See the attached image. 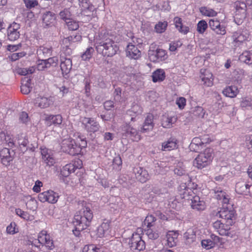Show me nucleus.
I'll use <instances>...</instances> for the list:
<instances>
[{"mask_svg": "<svg viewBox=\"0 0 252 252\" xmlns=\"http://www.w3.org/2000/svg\"><path fill=\"white\" fill-rule=\"evenodd\" d=\"M95 43L97 52L104 57H112L120 51L118 44L108 35H100Z\"/></svg>", "mask_w": 252, "mask_h": 252, "instance_id": "f257e3e1", "label": "nucleus"}, {"mask_svg": "<svg viewBox=\"0 0 252 252\" xmlns=\"http://www.w3.org/2000/svg\"><path fill=\"white\" fill-rule=\"evenodd\" d=\"M93 218L92 210L89 206H84L74 217L73 224L77 228L85 229L90 226Z\"/></svg>", "mask_w": 252, "mask_h": 252, "instance_id": "f03ea898", "label": "nucleus"}, {"mask_svg": "<svg viewBox=\"0 0 252 252\" xmlns=\"http://www.w3.org/2000/svg\"><path fill=\"white\" fill-rule=\"evenodd\" d=\"M213 158V150L206 148L200 153L193 161V165L199 169H202L209 165Z\"/></svg>", "mask_w": 252, "mask_h": 252, "instance_id": "7ed1b4c3", "label": "nucleus"}, {"mask_svg": "<svg viewBox=\"0 0 252 252\" xmlns=\"http://www.w3.org/2000/svg\"><path fill=\"white\" fill-rule=\"evenodd\" d=\"M62 148L64 152L72 156L78 155L81 152V148L74 140L63 141Z\"/></svg>", "mask_w": 252, "mask_h": 252, "instance_id": "20e7f679", "label": "nucleus"}, {"mask_svg": "<svg viewBox=\"0 0 252 252\" xmlns=\"http://www.w3.org/2000/svg\"><path fill=\"white\" fill-rule=\"evenodd\" d=\"M121 136L123 139L130 137L133 141H138L140 140V135L136 129L126 124L122 127Z\"/></svg>", "mask_w": 252, "mask_h": 252, "instance_id": "39448f33", "label": "nucleus"}, {"mask_svg": "<svg viewBox=\"0 0 252 252\" xmlns=\"http://www.w3.org/2000/svg\"><path fill=\"white\" fill-rule=\"evenodd\" d=\"M128 245L131 250L143 251L145 248V243L142 239L140 235L137 233L132 234L129 239Z\"/></svg>", "mask_w": 252, "mask_h": 252, "instance_id": "423d86ee", "label": "nucleus"}, {"mask_svg": "<svg viewBox=\"0 0 252 252\" xmlns=\"http://www.w3.org/2000/svg\"><path fill=\"white\" fill-rule=\"evenodd\" d=\"M216 216H219L228 224H233L235 220V215L234 210H228L227 208L223 207L216 213Z\"/></svg>", "mask_w": 252, "mask_h": 252, "instance_id": "0eeeda50", "label": "nucleus"}, {"mask_svg": "<svg viewBox=\"0 0 252 252\" xmlns=\"http://www.w3.org/2000/svg\"><path fill=\"white\" fill-rule=\"evenodd\" d=\"M58 197V194L51 190L40 193L38 195V198L41 202H48L52 204L57 201Z\"/></svg>", "mask_w": 252, "mask_h": 252, "instance_id": "6e6552de", "label": "nucleus"}, {"mask_svg": "<svg viewBox=\"0 0 252 252\" xmlns=\"http://www.w3.org/2000/svg\"><path fill=\"white\" fill-rule=\"evenodd\" d=\"M208 25L211 29L217 35H224L226 33L225 26L223 24H221L217 20H210Z\"/></svg>", "mask_w": 252, "mask_h": 252, "instance_id": "1a4fd4ad", "label": "nucleus"}, {"mask_svg": "<svg viewBox=\"0 0 252 252\" xmlns=\"http://www.w3.org/2000/svg\"><path fill=\"white\" fill-rule=\"evenodd\" d=\"M20 28V25L13 22L10 24L7 29V36L10 41H15L20 37V32L18 30Z\"/></svg>", "mask_w": 252, "mask_h": 252, "instance_id": "9d476101", "label": "nucleus"}, {"mask_svg": "<svg viewBox=\"0 0 252 252\" xmlns=\"http://www.w3.org/2000/svg\"><path fill=\"white\" fill-rule=\"evenodd\" d=\"M148 55L150 60L153 62H158L166 59V52L162 49H157L156 50H149Z\"/></svg>", "mask_w": 252, "mask_h": 252, "instance_id": "9b49d317", "label": "nucleus"}, {"mask_svg": "<svg viewBox=\"0 0 252 252\" xmlns=\"http://www.w3.org/2000/svg\"><path fill=\"white\" fill-rule=\"evenodd\" d=\"M15 153L13 150L11 151L7 148H4L0 151V157L2 163L7 166L12 161Z\"/></svg>", "mask_w": 252, "mask_h": 252, "instance_id": "f8f14e48", "label": "nucleus"}, {"mask_svg": "<svg viewBox=\"0 0 252 252\" xmlns=\"http://www.w3.org/2000/svg\"><path fill=\"white\" fill-rule=\"evenodd\" d=\"M240 5L236 4V11L234 16V20L237 24L239 25L246 17V5L244 2L240 3Z\"/></svg>", "mask_w": 252, "mask_h": 252, "instance_id": "ddd939ff", "label": "nucleus"}, {"mask_svg": "<svg viewBox=\"0 0 252 252\" xmlns=\"http://www.w3.org/2000/svg\"><path fill=\"white\" fill-rule=\"evenodd\" d=\"M38 239L42 246L44 245L49 250H52L54 248L53 241L50 239V236L47 234L46 231H42L38 236Z\"/></svg>", "mask_w": 252, "mask_h": 252, "instance_id": "4468645a", "label": "nucleus"}, {"mask_svg": "<svg viewBox=\"0 0 252 252\" xmlns=\"http://www.w3.org/2000/svg\"><path fill=\"white\" fill-rule=\"evenodd\" d=\"M56 16L55 14L50 11H46L42 14V20L43 27L47 28L54 23L55 21Z\"/></svg>", "mask_w": 252, "mask_h": 252, "instance_id": "2eb2a0df", "label": "nucleus"}, {"mask_svg": "<svg viewBox=\"0 0 252 252\" xmlns=\"http://www.w3.org/2000/svg\"><path fill=\"white\" fill-rule=\"evenodd\" d=\"M133 173L135 174V178L141 183H145L149 179V175L147 171L141 167L134 168Z\"/></svg>", "mask_w": 252, "mask_h": 252, "instance_id": "dca6fc26", "label": "nucleus"}, {"mask_svg": "<svg viewBox=\"0 0 252 252\" xmlns=\"http://www.w3.org/2000/svg\"><path fill=\"white\" fill-rule=\"evenodd\" d=\"M72 61L70 59L61 55L60 67L63 75H67L72 68Z\"/></svg>", "mask_w": 252, "mask_h": 252, "instance_id": "f3484780", "label": "nucleus"}, {"mask_svg": "<svg viewBox=\"0 0 252 252\" xmlns=\"http://www.w3.org/2000/svg\"><path fill=\"white\" fill-rule=\"evenodd\" d=\"M252 189V186L246 184L244 181L238 182L235 186L236 192L240 194L251 195L250 188Z\"/></svg>", "mask_w": 252, "mask_h": 252, "instance_id": "a211bd4d", "label": "nucleus"}, {"mask_svg": "<svg viewBox=\"0 0 252 252\" xmlns=\"http://www.w3.org/2000/svg\"><path fill=\"white\" fill-rule=\"evenodd\" d=\"M41 153L44 162L49 166L53 165L55 163V159L51 151L47 149H41Z\"/></svg>", "mask_w": 252, "mask_h": 252, "instance_id": "6ab92c4d", "label": "nucleus"}, {"mask_svg": "<svg viewBox=\"0 0 252 252\" xmlns=\"http://www.w3.org/2000/svg\"><path fill=\"white\" fill-rule=\"evenodd\" d=\"M154 116L152 114H148L145 120L141 131L146 132L153 129L154 126L153 123Z\"/></svg>", "mask_w": 252, "mask_h": 252, "instance_id": "aec40b11", "label": "nucleus"}, {"mask_svg": "<svg viewBox=\"0 0 252 252\" xmlns=\"http://www.w3.org/2000/svg\"><path fill=\"white\" fill-rule=\"evenodd\" d=\"M21 91L23 94H29L32 90L31 86V79L30 77L26 76L22 78Z\"/></svg>", "mask_w": 252, "mask_h": 252, "instance_id": "412c9836", "label": "nucleus"}, {"mask_svg": "<svg viewBox=\"0 0 252 252\" xmlns=\"http://www.w3.org/2000/svg\"><path fill=\"white\" fill-rule=\"evenodd\" d=\"M127 56L134 59H138L141 56V52L135 45L129 44L127 46Z\"/></svg>", "mask_w": 252, "mask_h": 252, "instance_id": "4be33fe9", "label": "nucleus"}, {"mask_svg": "<svg viewBox=\"0 0 252 252\" xmlns=\"http://www.w3.org/2000/svg\"><path fill=\"white\" fill-rule=\"evenodd\" d=\"M201 73L202 76L200 77L201 78L202 81L204 82V84L208 87L212 86L213 81V74L206 69H204L203 71L201 69Z\"/></svg>", "mask_w": 252, "mask_h": 252, "instance_id": "5701e85b", "label": "nucleus"}, {"mask_svg": "<svg viewBox=\"0 0 252 252\" xmlns=\"http://www.w3.org/2000/svg\"><path fill=\"white\" fill-rule=\"evenodd\" d=\"M110 224L108 221L107 222H103L98 227L97 230V234L99 237H105L109 235L110 233Z\"/></svg>", "mask_w": 252, "mask_h": 252, "instance_id": "b1692460", "label": "nucleus"}, {"mask_svg": "<svg viewBox=\"0 0 252 252\" xmlns=\"http://www.w3.org/2000/svg\"><path fill=\"white\" fill-rule=\"evenodd\" d=\"M177 147V140L175 138H170L167 141L162 143V150L164 151H171L176 149Z\"/></svg>", "mask_w": 252, "mask_h": 252, "instance_id": "393cba45", "label": "nucleus"}, {"mask_svg": "<svg viewBox=\"0 0 252 252\" xmlns=\"http://www.w3.org/2000/svg\"><path fill=\"white\" fill-rule=\"evenodd\" d=\"M191 206L192 209L197 211L203 210L205 209V203L200 200L199 196H194L191 199Z\"/></svg>", "mask_w": 252, "mask_h": 252, "instance_id": "a878e982", "label": "nucleus"}, {"mask_svg": "<svg viewBox=\"0 0 252 252\" xmlns=\"http://www.w3.org/2000/svg\"><path fill=\"white\" fill-rule=\"evenodd\" d=\"M52 48L40 46L37 50V55L39 59H46L51 55Z\"/></svg>", "mask_w": 252, "mask_h": 252, "instance_id": "bb28decb", "label": "nucleus"}, {"mask_svg": "<svg viewBox=\"0 0 252 252\" xmlns=\"http://www.w3.org/2000/svg\"><path fill=\"white\" fill-rule=\"evenodd\" d=\"M17 143L20 147V149L21 152L24 153L28 150L27 146L29 144L28 139L26 136L21 134L18 135L17 137Z\"/></svg>", "mask_w": 252, "mask_h": 252, "instance_id": "cd10ccee", "label": "nucleus"}, {"mask_svg": "<svg viewBox=\"0 0 252 252\" xmlns=\"http://www.w3.org/2000/svg\"><path fill=\"white\" fill-rule=\"evenodd\" d=\"M174 22L176 28L178 31L184 34H187L189 31V28L187 26H183L182 24V20L181 18L176 17L174 19Z\"/></svg>", "mask_w": 252, "mask_h": 252, "instance_id": "c85d7f7f", "label": "nucleus"}, {"mask_svg": "<svg viewBox=\"0 0 252 252\" xmlns=\"http://www.w3.org/2000/svg\"><path fill=\"white\" fill-rule=\"evenodd\" d=\"M184 237L186 239V244L189 245L196 239L195 231L193 229L189 228L185 233Z\"/></svg>", "mask_w": 252, "mask_h": 252, "instance_id": "c756f323", "label": "nucleus"}, {"mask_svg": "<svg viewBox=\"0 0 252 252\" xmlns=\"http://www.w3.org/2000/svg\"><path fill=\"white\" fill-rule=\"evenodd\" d=\"M152 77L154 82H161L165 79V72L163 69H158L153 73Z\"/></svg>", "mask_w": 252, "mask_h": 252, "instance_id": "7c9ffc66", "label": "nucleus"}, {"mask_svg": "<svg viewBox=\"0 0 252 252\" xmlns=\"http://www.w3.org/2000/svg\"><path fill=\"white\" fill-rule=\"evenodd\" d=\"M239 60L248 64H252V51H246L239 57Z\"/></svg>", "mask_w": 252, "mask_h": 252, "instance_id": "2f4dec72", "label": "nucleus"}, {"mask_svg": "<svg viewBox=\"0 0 252 252\" xmlns=\"http://www.w3.org/2000/svg\"><path fill=\"white\" fill-rule=\"evenodd\" d=\"M181 189L184 190L182 193H181V197L183 199L189 200V196H192L194 194V193L192 189L188 188L185 184H182L180 186Z\"/></svg>", "mask_w": 252, "mask_h": 252, "instance_id": "473e14b6", "label": "nucleus"}, {"mask_svg": "<svg viewBox=\"0 0 252 252\" xmlns=\"http://www.w3.org/2000/svg\"><path fill=\"white\" fill-rule=\"evenodd\" d=\"M144 231L146 234L150 239L156 240L159 236V232L158 230L155 228L150 227L148 228L147 229L145 228Z\"/></svg>", "mask_w": 252, "mask_h": 252, "instance_id": "72a5a7b5", "label": "nucleus"}, {"mask_svg": "<svg viewBox=\"0 0 252 252\" xmlns=\"http://www.w3.org/2000/svg\"><path fill=\"white\" fill-rule=\"evenodd\" d=\"M46 120L55 125H59L62 123L63 118L61 115H49L46 117Z\"/></svg>", "mask_w": 252, "mask_h": 252, "instance_id": "f704fd0d", "label": "nucleus"}, {"mask_svg": "<svg viewBox=\"0 0 252 252\" xmlns=\"http://www.w3.org/2000/svg\"><path fill=\"white\" fill-rule=\"evenodd\" d=\"M222 93L226 96L234 97L237 94V89L235 86H228L222 91Z\"/></svg>", "mask_w": 252, "mask_h": 252, "instance_id": "c9c22d12", "label": "nucleus"}, {"mask_svg": "<svg viewBox=\"0 0 252 252\" xmlns=\"http://www.w3.org/2000/svg\"><path fill=\"white\" fill-rule=\"evenodd\" d=\"M49 101L46 97L37 98L34 102L36 107L45 108L49 106Z\"/></svg>", "mask_w": 252, "mask_h": 252, "instance_id": "e433bc0d", "label": "nucleus"}, {"mask_svg": "<svg viewBox=\"0 0 252 252\" xmlns=\"http://www.w3.org/2000/svg\"><path fill=\"white\" fill-rule=\"evenodd\" d=\"M59 15L62 19L64 20L65 23L72 18V14L70 11V8H65L63 10L61 11Z\"/></svg>", "mask_w": 252, "mask_h": 252, "instance_id": "4c0bfd02", "label": "nucleus"}, {"mask_svg": "<svg viewBox=\"0 0 252 252\" xmlns=\"http://www.w3.org/2000/svg\"><path fill=\"white\" fill-rule=\"evenodd\" d=\"M232 38L234 42L241 43L246 40L247 36L241 32H237L233 33Z\"/></svg>", "mask_w": 252, "mask_h": 252, "instance_id": "58836bf2", "label": "nucleus"}, {"mask_svg": "<svg viewBox=\"0 0 252 252\" xmlns=\"http://www.w3.org/2000/svg\"><path fill=\"white\" fill-rule=\"evenodd\" d=\"M81 39V36L79 34L72 35L68 37L65 38L63 40V43L64 44H70L72 42H76L80 41Z\"/></svg>", "mask_w": 252, "mask_h": 252, "instance_id": "ea45409f", "label": "nucleus"}, {"mask_svg": "<svg viewBox=\"0 0 252 252\" xmlns=\"http://www.w3.org/2000/svg\"><path fill=\"white\" fill-rule=\"evenodd\" d=\"M157 220V219L153 215L147 216L144 222L143 225L147 226V228H150L154 226L155 221Z\"/></svg>", "mask_w": 252, "mask_h": 252, "instance_id": "a19ab883", "label": "nucleus"}, {"mask_svg": "<svg viewBox=\"0 0 252 252\" xmlns=\"http://www.w3.org/2000/svg\"><path fill=\"white\" fill-rule=\"evenodd\" d=\"M87 131L91 132H95L99 129V126L98 123L93 120L92 123L85 128Z\"/></svg>", "mask_w": 252, "mask_h": 252, "instance_id": "79ce46f5", "label": "nucleus"}, {"mask_svg": "<svg viewBox=\"0 0 252 252\" xmlns=\"http://www.w3.org/2000/svg\"><path fill=\"white\" fill-rule=\"evenodd\" d=\"M200 11L202 15L209 17L214 16L217 15L216 11L207 7H201L200 8Z\"/></svg>", "mask_w": 252, "mask_h": 252, "instance_id": "37998d69", "label": "nucleus"}, {"mask_svg": "<svg viewBox=\"0 0 252 252\" xmlns=\"http://www.w3.org/2000/svg\"><path fill=\"white\" fill-rule=\"evenodd\" d=\"M208 28V24L204 20L200 21L197 25V31L201 34L203 33Z\"/></svg>", "mask_w": 252, "mask_h": 252, "instance_id": "c03bdc74", "label": "nucleus"}, {"mask_svg": "<svg viewBox=\"0 0 252 252\" xmlns=\"http://www.w3.org/2000/svg\"><path fill=\"white\" fill-rule=\"evenodd\" d=\"M80 6L83 8H87L91 11L94 10V6L90 3L89 0H78Z\"/></svg>", "mask_w": 252, "mask_h": 252, "instance_id": "a18cd8bd", "label": "nucleus"}, {"mask_svg": "<svg viewBox=\"0 0 252 252\" xmlns=\"http://www.w3.org/2000/svg\"><path fill=\"white\" fill-rule=\"evenodd\" d=\"M167 26V22L164 21L163 22H159L155 26V30L158 33L163 32Z\"/></svg>", "mask_w": 252, "mask_h": 252, "instance_id": "49530a36", "label": "nucleus"}, {"mask_svg": "<svg viewBox=\"0 0 252 252\" xmlns=\"http://www.w3.org/2000/svg\"><path fill=\"white\" fill-rule=\"evenodd\" d=\"M193 114L194 116L198 118H203L205 114V111L202 107L197 106L193 110Z\"/></svg>", "mask_w": 252, "mask_h": 252, "instance_id": "de8ad7c7", "label": "nucleus"}, {"mask_svg": "<svg viewBox=\"0 0 252 252\" xmlns=\"http://www.w3.org/2000/svg\"><path fill=\"white\" fill-rule=\"evenodd\" d=\"M82 252H102L100 249L96 248L94 245H86L83 249Z\"/></svg>", "mask_w": 252, "mask_h": 252, "instance_id": "09e8293b", "label": "nucleus"}, {"mask_svg": "<svg viewBox=\"0 0 252 252\" xmlns=\"http://www.w3.org/2000/svg\"><path fill=\"white\" fill-rule=\"evenodd\" d=\"M66 24L69 30L75 31L79 28L78 23L72 19L66 22Z\"/></svg>", "mask_w": 252, "mask_h": 252, "instance_id": "8fccbe9b", "label": "nucleus"}, {"mask_svg": "<svg viewBox=\"0 0 252 252\" xmlns=\"http://www.w3.org/2000/svg\"><path fill=\"white\" fill-rule=\"evenodd\" d=\"M201 245L202 247L206 250H209L215 246L214 242L210 239L203 240L201 241Z\"/></svg>", "mask_w": 252, "mask_h": 252, "instance_id": "3c124183", "label": "nucleus"}, {"mask_svg": "<svg viewBox=\"0 0 252 252\" xmlns=\"http://www.w3.org/2000/svg\"><path fill=\"white\" fill-rule=\"evenodd\" d=\"M23 1L28 9H32L38 5L37 0H23Z\"/></svg>", "mask_w": 252, "mask_h": 252, "instance_id": "603ef678", "label": "nucleus"}, {"mask_svg": "<svg viewBox=\"0 0 252 252\" xmlns=\"http://www.w3.org/2000/svg\"><path fill=\"white\" fill-rule=\"evenodd\" d=\"M202 146V141H201L200 137H194L190 144L189 148H193V147H197L198 149L199 146Z\"/></svg>", "mask_w": 252, "mask_h": 252, "instance_id": "864d4df0", "label": "nucleus"}, {"mask_svg": "<svg viewBox=\"0 0 252 252\" xmlns=\"http://www.w3.org/2000/svg\"><path fill=\"white\" fill-rule=\"evenodd\" d=\"M94 49L92 47H89L87 49L86 51L82 55V58L83 60L86 61L91 58L92 54L94 52Z\"/></svg>", "mask_w": 252, "mask_h": 252, "instance_id": "5fc2aeb1", "label": "nucleus"}, {"mask_svg": "<svg viewBox=\"0 0 252 252\" xmlns=\"http://www.w3.org/2000/svg\"><path fill=\"white\" fill-rule=\"evenodd\" d=\"M220 235H225L228 237L233 238L234 239H236L237 238V236L236 235L235 233L233 231H230V229L227 232L226 230H220Z\"/></svg>", "mask_w": 252, "mask_h": 252, "instance_id": "6e6d98bb", "label": "nucleus"}, {"mask_svg": "<svg viewBox=\"0 0 252 252\" xmlns=\"http://www.w3.org/2000/svg\"><path fill=\"white\" fill-rule=\"evenodd\" d=\"M241 106L242 107H252V99L243 98L241 102Z\"/></svg>", "mask_w": 252, "mask_h": 252, "instance_id": "4d7b16f0", "label": "nucleus"}, {"mask_svg": "<svg viewBox=\"0 0 252 252\" xmlns=\"http://www.w3.org/2000/svg\"><path fill=\"white\" fill-rule=\"evenodd\" d=\"M16 224L14 222H12L7 226L6 231L8 233L13 234L17 232L16 230Z\"/></svg>", "mask_w": 252, "mask_h": 252, "instance_id": "13d9d810", "label": "nucleus"}, {"mask_svg": "<svg viewBox=\"0 0 252 252\" xmlns=\"http://www.w3.org/2000/svg\"><path fill=\"white\" fill-rule=\"evenodd\" d=\"M182 45V43L180 41L174 42L170 44L169 50L173 52L176 50L177 48L180 47Z\"/></svg>", "mask_w": 252, "mask_h": 252, "instance_id": "bf43d9fd", "label": "nucleus"}, {"mask_svg": "<svg viewBox=\"0 0 252 252\" xmlns=\"http://www.w3.org/2000/svg\"><path fill=\"white\" fill-rule=\"evenodd\" d=\"M173 118H166L165 120L163 121L162 126L164 127L170 128L174 122H173Z\"/></svg>", "mask_w": 252, "mask_h": 252, "instance_id": "052dcab7", "label": "nucleus"}, {"mask_svg": "<svg viewBox=\"0 0 252 252\" xmlns=\"http://www.w3.org/2000/svg\"><path fill=\"white\" fill-rule=\"evenodd\" d=\"M80 120L81 122L84 126V128H85L88 126L89 125L91 124V123H92V121L94 120V119L92 118L82 117Z\"/></svg>", "mask_w": 252, "mask_h": 252, "instance_id": "680f3d73", "label": "nucleus"}, {"mask_svg": "<svg viewBox=\"0 0 252 252\" xmlns=\"http://www.w3.org/2000/svg\"><path fill=\"white\" fill-rule=\"evenodd\" d=\"M19 120L23 123H26L29 120L28 114L25 112H22L20 114Z\"/></svg>", "mask_w": 252, "mask_h": 252, "instance_id": "e2e57ef3", "label": "nucleus"}, {"mask_svg": "<svg viewBox=\"0 0 252 252\" xmlns=\"http://www.w3.org/2000/svg\"><path fill=\"white\" fill-rule=\"evenodd\" d=\"M176 104L180 109H183L186 104V100L184 97H180L176 100Z\"/></svg>", "mask_w": 252, "mask_h": 252, "instance_id": "0e129e2a", "label": "nucleus"}, {"mask_svg": "<svg viewBox=\"0 0 252 252\" xmlns=\"http://www.w3.org/2000/svg\"><path fill=\"white\" fill-rule=\"evenodd\" d=\"M37 69L38 70H43L45 68H46V63H45V61H44V59H38V63H37Z\"/></svg>", "mask_w": 252, "mask_h": 252, "instance_id": "69168bd1", "label": "nucleus"}, {"mask_svg": "<svg viewBox=\"0 0 252 252\" xmlns=\"http://www.w3.org/2000/svg\"><path fill=\"white\" fill-rule=\"evenodd\" d=\"M113 163L114 165H117L118 167L122 165V160L119 155H117L114 158Z\"/></svg>", "mask_w": 252, "mask_h": 252, "instance_id": "338daca9", "label": "nucleus"}, {"mask_svg": "<svg viewBox=\"0 0 252 252\" xmlns=\"http://www.w3.org/2000/svg\"><path fill=\"white\" fill-rule=\"evenodd\" d=\"M24 56V54L23 52L13 53L11 56V60L12 61H15Z\"/></svg>", "mask_w": 252, "mask_h": 252, "instance_id": "774afa93", "label": "nucleus"}]
</instances>
